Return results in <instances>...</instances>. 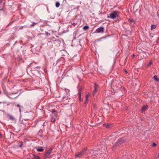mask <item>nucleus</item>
Masks as SVG:
<instances>
[{"mask_svg":"<svg viewBox=\"0 0 159 159\" xmlns=\"http://www.w3.org/2000/svg\"><path fill=\"white\" fill-rule=\"evenodd\" d=\"M119 12L117 11H114L113 12L110 14L109 16H107L108 18H110L112 19H114L117 17L119 16Z\"/></svg>","mask_w":159,"mask_h":159,"instance_id":"obj_1","label":"nucleus"},{"mask_svg":"<svg viewBox=\"0 0 159 159\" xmlns=\"http://www.w3.org/2000/svg\"><path fill=\"white\" fill-rule=\"evenodd\" d=\"M87 148H84L81 151L78 152V153L75 155V156L76 157H80L83 156L87 151Z\"/></svg>","mask_w":159,"mask_h":159,"instance_id":"obj_2","label":"nucleus"},{"mask_svg":"<svg viewBox=\"0 0 159 159\" xmlns=\"http://www.w3.org/2000/svg\"><path fill=\"white\" fill-rule=\"evenodd\" d=\"M104 31V28L101 27L96 29L94 33H103Z\"/></svg>","mask_w":159,"mask_h":159,"instance_id":"obj_3","label":"nucleus"},{"mask_svg":"<svg viewBox=\"0 0 159 159\" xmlns=\"http://www.w3.org/2000/svg\"><path fill=\"white\" fill-rule=\"evenodd\" d=\"M51 151L52 150L51 149H49L46 152L45 154V156L46 157H48L49 155L51 152Z\"/></svg>","mask_w":159,"mask_h":159,"instance_id":"obj_4","label":"nucleus"},{"mask_svg":"<svg viewBox=\"0 0 159 159\" xmlns=\"http://www.w3.org/2000/svg\"><path fill=\"white\" fill-rule=\"evenodd\" d=\"M36 148L37 149V151L38 152H42L44 150L43 148L42 147H37Z\"/></svg>","mask_w":159,"mask_h":159,"instance_id":"obj_5","label":"nucleus"},{"mask_svg":"<svg viewBox=\"0 0 159 159\" xmlns=\"http://www.w3.org/2000/svg\"><path fill=\"white\" fill-rule=\"evenodd\" d=\"M94 91L93 92V95H94L97 92V87H98V85H96V84H95L94 85Z\"/></svg>","mask_w":159,"mask_h":159,"instance_id":"obj_6","label":"nucleus"},{"mask_svg":"<svg viewBox=\"0 0 159 159\" xmlns=\"http://www.w3.org/2000/svg\"><path fill=\"white\" fill-rule=\"evenodd\" d=\"M148 106L147 105L143 106L142 109V111H144L148 109Z\"/></svg>","mask_w":159,"mask_h":159,"instance_id":"obj_7","label":"nucleus"},{"mask_svg":"<svg viewBox=\"0 0 159 159\" xmlns=\"http://www.w3.org/2000/svg\"><path fill=\"white\" fill-rule=\"evenodd\" d=\"M89 94L86 95V98H85L86 101H85V102H84V103L86 105H87V102H88V97H89Z\"/></svg>","mask_w":159,"mask_h":159,"instance_id":"obj_8","label":"nucleus"},{"mask_svg":"<svg viewBox=\"0 0 159 159\" xmlns=\"http://www.w3.org/2000/svg\"><path fill=\"white\" fill-rule=\"evenodd\" d=\"M156 25H152L151 26V30L154 29H155L156 28Z\"/></svg>","mask_w":159,"mask_h":159,"instance_id":"obj_9","label":"nucleus"},{"mask_svg":"<svg viewBox=\"0 0 159 159\" xmlns=\"http://www.w3.org/2000/svg\"><path fill=\"white\" fill-rule=\"evenodd\" d=\"M82 89L81 88H80L79 89V93H78L79 96H81V91H82Z\"/></svg>","mask_w":159,"mask_h":159,"instance_id":"obj_10","label":"nucleus"},{"mask_svg":"<svg viewBox=\"0 0 159 159\" xmlns=\"http://www.w3.org/2000/svg\"><path fill=\"white\" fill-rule=\"evenodd\" d=\"M33 157L34 159H40V157L38 156H35V155H33Z\"/></svg>","mask_w":159,"mask_h":159,"instance_id":"obj_11","label":"nucleus"},{"mask_svg":"<svg viewBox=\"0 0 159 159\" xmlns=\"http://www.w3.org/2000/svg\"><path fill=\"white\" fill-rule=\"evenodd\" d=\"M153 78L155 80L157 81H159V79L157 78V77L156 75H154L153 76Z\"/></svg>","mask_w":159,"mask_h":159,"instance_id":"obj_12","label":"nucleus"},{"mask_svg":"<svg viewBox=\"0 0 159 159\" xmlns=\"http://www.w3.org/2000/svg\"><path fill=\"white\" fill-rule=\"evenodd\" d=\"M9 119L11 120H14V117L11 116L9 115Z\"/></svg>","mask_w":159,"mask_h":159,"instance_id":"obj_13","label":"nucleus"},{"mask_svg":"<svg viewBox=\"0 0 159 159\" xmlns=\"http://www.w3.org/2000/svg\"><path fill=\"white\" fill-rule=\"evenodd\" d=\"M89 28V26L87 25H86L84 26L83 28V29L84 30H86L88 29Z\"/></svg>","mask_w":159,"mask_h":159,"instance_id":"obj_14","label":"nucleus"},{"mask_svg":"<svg viewBox=\"0 0 159 159\" xmlns=\"http://www.w3.org/2000/svg\"><path fill=\"white\" fill-rule=\"evenodd\" d=\"M55 120V118L53 117H52L51 119V121L52 122H54Z\"/></svg>","mask_w":159,"mask_h":159,"instance_id":"obj_15","label":"nucleus"},{"mask_svg":"<svg viewBox=\"0 0 159 159\" xmlns=\"http://www.w3.org/2000/svg\"><path fill=\"white\" fill-rule=\"evenodd\" d=\"M16 106H17L18 107H19V111L20 112L21 110V106L19 104H17V105H16Z\"/></svg>","mask_w":159,"mask_h":159,"instance_id":"obj_16","label":"nucleus"},{"mask_svg":"<svg viewBox=\"0 0 159 159\" xmlns=\"http://www.w3.org/2000/svg\"><path fill=\"white\" fill-rule=\"evenodd\" d=\"M60 6V3L59 2H57L56 4V6L57 7H58Z\"/></svg>","mask_w":159,"mask_h":159,"instance_id":"obj_17","label":"nucleus"},{"mask_svg":"<svg viewBox=\"0 0 159 159\" xmlns=\"http://www.w3.org/2000/svg\"><path fill=\"white\" fill-rule=\"evenodd\" d=\"M129 21L131 23H135V21L134 20H131V19H129Z\"/></svg>","mask_w":159,"mask_h":159,"instance_id":"obj_18","label":"nucleus"},{"mask_svg":"<svg viewBox=\"0 0 159 159\" xmlns=\"http://www.w3.org/2000/svg\"><path fill=\"white\" fill-rule=\"evenodd\" d=\"M104 125L107 128H109L110 127V125L109 124H104Z\"/></svg>","mask_w":159,"mask_h":159,"instance_id":"obj_19","label":"nucleus"},{"mask_svg":"<svg viewBox=\"0 0 159 159\" xmlns=\"http://www.w3.org/2000/svg\"><path fill=\"white\" fill-rule=\"evenodd\" d=\"M152 61H150L149 63L148 64V66H150V65H151L152 64Z\"/></svg>","mask_w":159,"mask_h":159,"instance_id":"obj_20","label":"nucleus"},{"mask_svg":"<svg viewBox=\"0 0 159 159\" xmlns=\"http://www.w3.org/2000/svg\"><path fill=\"white\" fill-rule=\"evenodd\" d=\"M79 100L80 101H81L82 99H81V96H79Z\"/></svg>","mask_w":159,"mask_h":159,"instance_id":"obj_21","label":"nucleus"},{"mask_svg":"<svg viewBox=\"0 0 159 159\" xmlns=\"http://www.w3.org/2000/svg\"><path fill=\"white\" fill-rule=\"evenodd\" d=\"M20 144L19 145V147H21L22 145V142H20Z\"/></svg>","mask_w":159,"mask_h":159,"instance_id":"obj_22","label":"nucleus"},{"mask_svg":"<svg viewBox=\"0 0 159 159\" xmlns=\"http://www.w3.org/2000/svg\"><path fill=\"white\" fill-rule=\"evenodd\" d=\"M157 145V144L155 143H154L153 144V146H155Z\"/></svg>","mask_w":159,"mask_h":159,"instance_id":"obj_23","label":"nucleus"},{"mask_svg":"<svg viewBox=\"0 0 159 159\" xmlns=\"http://www.w3.org/2000/svg\"><path fill=\"white\" fill-rule=\"evenodd\" d=\"M3 10V7H2V8H0V11Z\"/></svg>","mask_w":159,"mask_h":159,"instance_id":"obj_24","label":"nucleus"},{"mask_svg":"<svg viewBox=\"0 0 159 159\" xmlns=\"http://www.w3.org/2000/svg\"><path fill=\"white\" fill-rule=\"evenodd\" d=\"M34 24H33L31 25V27H32V26H34Z\"/></svg>","mask_w":159,"mask_h":159,"instance_id":"obj_25","label":"nucleus"},{"mask_svg":"<svg viewBox=\"0 0 159 159\" xmlns=\"http://www.w3.org/2000/svg\"><path fill=\"white\" fill-rule=\"evenodd\" d=\"M157 16H158V17L159 18V14H157Z\"/></svg>","mask_w":159,"mask_h":159,"instance_id":"obj_26","label":"nucleus"},{"mask_svg":"<svg viewBox=\"0 0 159 159\" xmlns=\"http://www.w3.org/2000/svg\"><path fill=\"white\" fill-rule=\"evenodd\" d=\"M2 0H0V2H2Z\"/></svg>","mask_w":159,"mask_h":159,"instance_id":"obj_27","label":"nucleus"},{"mask_svg":"<svg viewBox=\"0 0 159 159\" xmlns=\"http://www.w3.org/2000/svg\"><path fill=\"white\" fill-rule=\"evenodd\" d=\"M135 56V55L134 54L133 55V56L134 57Z\"/></svg>","mask_w":159,"mask_h":159,"instance_id":"obj_28","label":"nucleus"},{"mask_svg":"<svg viewBox=\"0 0 159 159\" xmlns=\"http://www.w3.org/2000/svg\"><path fill=\"white\" fill-rule=\"evenodd\" d=\"M122 139H120L119 141H121Z\"/></svg>","mask_w":159,"mask_h":159,"instance_id":"obj_29","label":"nucleus"},{"mask_svg":"<svg viewBox=\"0 0 159 159\" xmlns=\"http://www.w3.org/2000/svg\"><path fill=\"white\" fill-rule=\"evenodd\" d=\"M73 25H75V23H74L73 24Z\"/></svg>","mask_w":159,"mask_h":159,"instance_id":"obj_30","label":"nucleus"},{"mask_svg":"<svg viewBox=\"0 0 159 159\" xmlns=\"http://www.w3.org/2000/svg\"><path fill=\"white\" fill-rule=\"evenodd\" d=\"M121 143H122V142H121V143H120L121 144Z\"/></svg>","mask_w":159,"mask_h":159,"instance_id":"obj_31","label":"nucleus"}]
</instances>
